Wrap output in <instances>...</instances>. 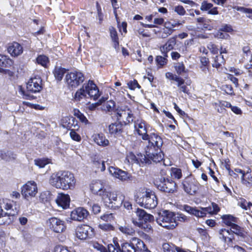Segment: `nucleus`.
I'll return each instance as SVG.
<instances>
[{"label": "nucleus", "mask_w": 252, "mask_h": 252, "mask_svg": "<svg viewBox=\"0 0 252 252\" xmlns=\"http://www.w3.org/2000/svg\"><path fill=\"white\" fill-rule=\"evenodd\" d=\"M208 48L209 49L211 52L214 54H217L218 52L219 49L217 48V45L212 43H210L208 44Z\"/></svg>", "instance_id": "obj_59"}, {"label": "nucleus", "mask_w": 252, "mask_h": 252, "mask_svg": "<svg viewBox=\"0 0 252 252\" xmlns=\"http://www.w3.org/2000/svg\"><path fill=\"white\" fill-rule=\"evenodd\" d=\"M234 8L236 9L237 11H241V12L245 13H252V9H251V8H245L244 7H240V6H235L234 7ZM247 16H248V17L252 19V15H248Z\"/></svg>", "instance_id": "obj_47"}, {"label": "nucleus", "mask_w": 252, "mask_h": 252, "mask_svg": "<svg viewBox=\"0 0 252 252\" xmlns=\"http://www.w3.org/2000/svg\"><path fill=\"white\" fill-rule=\"evenodd\" d=\"M220 31H223L225 32H231L233 31V29L232 27L227 24H224L221 25L220 28Z\"/></svg>", "instance_id": "obj_53"}, {"label": "nucleus", "mask_w": 252, "mask_h": 252, "mask_svg": "<svg viewBox=\"0 0 252 252\" xmlns=\"http://www.w3.org/2000/svg\"><path fill=\"white\" fill-rule=\"evenodd\" d=\"M224 223L227 226L231 227L232 225L237 222V219L232 215H226L221 217Z\"/></svg>", "instance_id": "obj_29"}, {"label": "nucleus", "mask_w": 252, "mask_h": 252, "mask_svg": "<svg viewBox=\"0 0 252 252\" xmlns=\"http://www.w3.org/2000/svg\"><path fill=\"white\" fill-rule=\"evenodd\" d=\"M177 73L180 75L185 71V67L183 63H178L175 66Z\"/></svg>", "instance_id": "obj_48"}, {"label": "nucleus", "mask_w": 252, "mask_h": 252, "mask_svg": "<svg viewBox=\"0 0 252 252\" xmlns=\"http://www.w3.org/2000/svg\"><path fill=\"white\" fill-rule=\"evenodd\" d=\"M119 230L123 233L133 235L135 233V230L130 226H120Z\"/></svg>", "instance_id": "obj_34"}, {"label": "nucleus", "mask_w": 252, "mask_h": 252, "mask_svg": "<svg viewBox=\"0 0 252 252\" xmlns=\"http://www.w3.org/2000/svg\"><path fill=\"white\" fill-rule=\"evenodd\" d=\"M109 172L113 176L122 181H127L131 177L127 172L113 166L109 167Z\"/></svg>", "instance_id": "obj_17"}, {"label": "nucleus", "mask_w": 252, "mask_h": 252, "mask_svg": "<svg viewBox=\"0 0 252 252\" xmlns=\"http://www.w3.org/2000/svg\"><path fill=\"white\" fill-rule=\"evenodd\" d=\"M93 234V229L88 225H81L77 227L76 237L81 240H85L90 237Z\"/></svg>", "instance_id": "obj_16"}, {"label": "nucleus", "mask_w": 252, "mask_h": 252, "mask_svg": "<svg viewBox=\"0 0 252 252\" xmlns=\"http://www.w3.org/2000/svg\"><path fill=\"white\" fill-rule=\"evenodd\" d=\"M175 218H176V222L177 221H185L188 220L187 216L183 214H177V216L175 214Z\"/></svg>", "instance_id": "obj_60"}, {"label": "nucleus", "mask_w": 252, "mask_h": 252, "mask_svg": "<svg viewBox=\"0 0 252 252\" xmlns=\"http://www.w3.org/2000/svg\"><path fill=\"white\" fill-rule=\"evenodd\" d=\"M174 11L180 15H184L186 13V10L181 5L175 6L174 8Z\"/></svg>", "instance_id": "obj_58"}, {"label": "nucleus", "mask_w": 252, "mask_h": 252, "mask_svg": "<svg viewBox=\"0 0 252 252\" xmlns=\"http://www.w3.org/2000/svg\"><path fill=\"white\" fill-rule=\"evenodd\" d=\"M175 79V81L177 82V86L179 88L184 84L185 80L183 78L177 76Z\"/></svg>", "instance_id": "obj_64"}, {"label": "nucleus", "mask_w": 252, "mask_h": 252, "mask_svg": "<svg viewBox=\"0 0 252 252\" xmlns=\"http://www.w3.org/2000/svg\"><path fill=\"white\" fill-rule=\"evenodd\" d=\"M141 156H145V155H142L141 154H140L139 155H137V157H136L133 154L130 153L127 157V159L128 160V161L130 163H141L142 164H150L152 163L153 161L152 160H148V161H147V160H145V162L141 160Z\"/></svg>", "instance_id": "obj_24"}, {"label": "nucleus", "mask_w": 252, "mask_h": 252, "mask_svg": "<svg viewBox=\"0 0 252 252\" xmlns=\"http://www.w3.org/2000/svg\"><path fill=\"white\" fill-rule=\"evenodd\" d=\"M75 119L73 117H64L62 120L63 126L66 129H70L74 124Z\"/></svg>", "instance_id": "obj_33"}, {"label": "nucleus", "mask_w": 252, "mask_h": 252, "mask_svg": "<svg viewBox=\"0 0 252 252\" xmlns=\"http://www.w3.org/2000/svg\"><path fill=\"white\" fill-rule=\"evenodd\" d=\"M92 211L94 214H97L100 212V206L97 204H94L92 206Z\"/></svg>", "instance_id": "obj_63"}, {"label": "nucleus", "mask_w": 252, "mask_h": 252, "mask_svg": "<svg viewBox=\"0 0 252 252\" xmlns=\"http://www.w3.org/2000/svg\"><path fill=\"white\" fill-rule=\"evenodd\" d=\"M41 82L42 81L39 78L31 79L27 84V90L25 91L21 86H19V93L24 96L25 99H32L33 95H31L30 93L39 92L42 88Z\"/></svg>", "instance_id": "obj_7"}, {"label": "nucleus", "mask_w": 252, "mask_h": 252, "mask_svg": "<svg viewBox=\"0 0 252 252\" xmlns=\"http://www.w3.org/2000/svg\"><path fill=\"white\" fill-rule=\"evenodd\" d=\"M171 175L175 178L180 179L182 176L181 169L177 168H172L171 169Z\"/></svg>", "instance_id": "obj_40"}, {"label": "nucleus", "mask_w": 252, "mask_h": 252, "mask_svg": "<svg viewBox=\"0 0 252 252\" xmlns=\"http://www.w3.org/2000/svg\"><path fill=\"white\" fill-rule=\"evenodd\" d=\"M100 219L107 223H110L114 220V218L113 214L112 213H106L100 216Z\"/></svg>", "instance_id": "obj_39"}, {"label": "nucleus", "mask_w": 252, "mask_h": 252, "mask_svg": "<svg viewBox=\"0 0 252 252\" xmlns=\"http://www.w3.org/2000/svg\"><path fill=\"white\" fill-rule=\"evenodd\" d=\"M213 5L212 3H207L206 1H203L202 3L200 9L203 11H207L213 7Z\"/></svg>", "instance_id": "obj_55"}, {"label": "nucleus", "mask_w": 252, "mask_h": 252, "mask_svg": "<svg viewBox=\"0 0 252 252\" xmlns=\"http://www.w3.org/2000/svg\"><path fill=\"white\" fill-rule=\"evenodd\" d=\"M70 135L71 138L75 141H80L81 139L80 136L73 129L71 130Z\"/></svg>", "instance_id": "obj_56"}, {"label": "nucleus", "mask_w": 252, "mask_h": 252, "mask_svg": "<svg viewBox=\"0 0 252 252\" xmlns=\"http://www.w3.org/2000/svg\"><path fill=\"white\" fill-rule=\"evenodd\" d=\"M54 252H70L66 247L62 245L56 246L54 249Z\"/></svg>", "instance_id": "obj_52"}, {"label": "nucleus", "mask_w": 252, "mask_h": 252, "mask_svg": "<svg viewBox=\"0 0 252 252\" xmlns=\"http://www.w3.org/2000/svg\"><path fill=\"white\" fill-rule=\"evenodd\" d=\"M94 141L97 145L101 146L108 145L109 142L102 133L95 134L93 135Z\"/></svg>", "instance_id": "obj_26"}, {"label": "nucleus", "mask_w": 252, "mask_h": 252, "mask_svg": "<svg viewBox=\"0 0 252 252\" xmlns=\"http://www.w3.org/2000/svg\"><path fill=\"white\" fill-rule=\"evenodd\" d=\"M19 205L16 202L6 200L0 202V224L12 223L18 214Z\"/></svg>", "instance_id": "obj_4"}, {"label": "nucleus", "mask_w": 252, "mask_h": 252, "mask_svg": "<svg viewBox=\"0 0 252 252\" xmlns=\"http://www.w3.org/2000/svg\"><path fill=\"white\" fill-rule=\"evenodd\" d=\"M136 201L141 207L147 209H154L158 204V198L152 191H145L137 194Z\"/></svg>", "instance_id": "obj_6"}, {"label": "nucleus", "mask_w": 252, "mask_h": 252, "mask_svg": "<svg viewBox=\"0 0 252 252\" xmlns=\"http://www.w3.org/2000/svg\"><path fill=\"white\" fill-rule=\"evenodd\" d=\"M56 201L59 206H60L63 209H66L69 206L70 197L68 194H59Z\"/></svg>", "instance_id": "obj_20"}, {"label": "nucleus", "mask_w": 252, "mask_h": 252, "mask_svg": "<svg viewBox=\"0 0 252 252\" xmlns=\"http://www.w3.org/2000/svg\"><path fill=\"white\" fill-rule=\"evenodd\" d=\"M223 90L227 94L232 95L233 94V89L231 85H225L222 87Z\"/></svg>", "instance_id": "obj_49"}, {"label": "nucleus", "mask_w": 252, "mask_h": 252, "mask_svg": "<svg viewBox=\"0 0 252 252\" xmlns=\"http://www.w3.org/2000/svg\"><path fill=\"white\" fill-rule=\"evenodd\" d=\"M85 78L83 73L79 71L71 72L65 76V80L70 88H76L83 82Z\"/></svg>", "instance_id": "obj_11"}, {"label": "nucleus", "mask_w": 252, "mask_h": 252, "mask_svg": "<svg viewBox=\"0 0 252 252\" xmlns=\"http://www.w3.org/2000/svg\"><path fill=\"white\" fill-rule=\"evenodd\" d=\"M7 50L12 56H18L23 53V49L19 43L14 42L9 44Z\"/></svg>", "instance_id": "obj_22"}, {"label": "nucleus", "mask_w": 252, "mask_h": 252, "mask_svg": "<svg viewBox=\"0 0 252 252\" xmlns=\"http://www.w3.org/2000/svg\"><path fill=\"white\" fill-rule=\"evenodd\" d=\"M74 175L69 171H59L50 177V184L57 189L64 190L72 189L75 185Z\"/></svg>", "instance_id": "obj_2"}, {"label": "nucleus", "mask_w": 252, "mask_h": 252, "mask_svg": "<svg viewBox=\"0 0 252 252\" xmlns=\"http://www.w3.org/2000/svg\"><path fill=\"white\" fill-rule=\"evenodd\" d=\"M123 125L121 122L112 123L109 126V132L111 134L119 135L123 132Z\"/></svg>", "instance_id": "obj_25"}, {"label": "nucleus", "mask_w": 252, "mask_h": 252, "mask_svg": "<svg viewBox=\"0 0 252 252\" xmlns=\"http://www.w3.org/2000/svg\"><path fill=\"white\" fill-rule=\"evenodd\" d=\"M134 127L136 129L138 134L141 136L143 139L148 137V134H147V130L144 122L140 121L138 120H137L134 123Z\"/></svg>", "instance_id": "obj_21"}, {"label": "nucleus", "mask_w": 252, "mask_h": 252, "mask_svg": "<svg viewBox=\"0 0 252 252\" xmlns=\"http://www.w3.org/2000/svg\"><path fill=\"white\" fill-rule=\"evenodd\" d=\"M50 198V193L48 192H44L40 194L39 196L40 200L44 203H46L49 202Z\"/></svg>", "instance_id": "obj_41"}, {"label": "nucleus", "mask_w": 252, "mask_h": 252, "mask_svg": "<svg viewBox=\"0 0 252 252\" xmlns=\"http://www.w3.org/2000/svg\"><path fill=\"white\" fill-rule=\"evenodd\" d=\"M66 72V70L61 67H56L54 71V74L55 78L58 80L61 81Z\"/></svg>", "instance_id": "obj_32"}, {"label": "nucleus", "mask_w": 252, "mask_h": 252, "mask_svg": "<svg viewBox=\"0 0 252 252\" xmlns=\"http://www.w3.org/2000/svg\"><path fill=\"white\" fill-rule=\"evenodd\" d=\"M154 220V217L152 215L146 213V215L144 216V218L142 220L141 222H147L148 221H151Z\"/></svg>", "instance_id": "obj_61"}, {"label": "nucleus", "mask_w": 252, "mask_h": 252, "mask_svg": "<svg viewBox=\"0 0 252 252\" xmlns=\"http://www.w3.org/2000/svg\"><path fill=\"white\" fill-rule=\"evenodd\" d=\"M176 43V37H172L169 39L164 45L160 47V50L162 55L164 56H168L167 53L174 48V46Z\"/></svg>", "instance_id": "obj_23"}, {"label": "nucleus", "mask_w": 252, "mask_h": 252, "mask_svg": "<svg viewBox=\"0 0 252 252\" xmlns=\"http://www.w3.org/2000/svg\"><path fill=\"white\" fill-rule=\"evenodd\" d=\"M183 210L188 212L189 214L193 215L196 217L200 218V215L202 214L200 212V207H192L188 205H184L183 206Z\"/></svg>", "instance_id": "obj_27"}, {"label": "nucleus", "mask_w": 252, "mask_h": 252, "mask_svg": "<svg viewBox=\"0 0 252 252\" xmlns=\"http://www.w3.org/2000/svg\"><path fill=\"white\" fill-rule=\"evenodd\" d=\"M226 232L228 235H232L233 232L231 227L230 229L222 228L219 230V234L221 236L222 239L224 242H227V236L225 235L224 232Z\"/></svg>", "instance_id": "obj_36"}, {"label": "nucleus", "mask_w": 252, "mask_h": 252, "mask_svg": "<svg viewBox=\"0 0 252 252\" xmlns=\"http://www.w3.org/2000/svg\"><path fill=\"white\" fill-rule=\"evenodd\" d=\"M147 137L143 139L144 140H148V144L145 148V156H141V160L144 162H145V160H152L154 163L162 161L164 157L161 150L163 143L162 139L155 133L148 134Z\"/></svg>", "instance_id": "obj_1"}, {"label": "nucleus", "mask_w": 252, "mask_h": 252, "mask_svg": "<svg viewBox=\"0 0 252 252\" xmlns=\"http://www.w3.org/2000/svg\"><path fill=\"white\" fill-rule=\"evenodd\" d=\"M219 106L220 107L225 109V108H228L231 106V104L225 101H221L219 102Z\"/></svg>", "instance_id": "obj_62"}, {"label": "nucleus", "mask_w": 252, "mask_h": 252, "mask_svg": "<svg viewBox=\"0 0 252 252\" xmlns=\"http://www.w3.org/2000/svg\"><path fill=\"white\" fill-rule=\"evenodd\" d=\"M168 56H158L156 59V62L158 65L162 66L167 63V57Z\"/></svg>", "instance_id": "obj_38"}, {"label": "nucleus", "mask_w": 252, "mask_h": 252, "mask_svg": "<svg viewBox=\"0 0 252 252\" xmlns=\"http://www.w3.org/2000/svg\"><path fill=\"white\" fill-rule=\"evenodd\" d=\"M136 216L138 217L139 220H142L144 218V216L146 214V212L142 209L138 208L136 211Z\"/></svg>", "instance_id": "obj_51"}, {"label": "nucleus", "mask_w": 252, "mask_h": 252, "mask_svg": "<svg viewBox=\"0 0 252 252\" xmlns=\"http://www.w3.org/2000/svg\"><path fill=\"white\" fill-rule=\"evenodd\" d=\"M37 192V187L36 183L33 181L28 182L22 188V194L28 200L32 197H34Z\"/></svg>", "instance_id": "obj_12"}, {"label": "nucleus", "mask_w": 252, "mask_h": 252, "mask_svg": "<svg viewBox=\"0 0 252 252\" xmlns=\"http://www.w3.org/2000/svg\"><path fill=\"white\" fill-rule=\"evenodd\" d=\"M183 186L185 191L190 195L195 193L198 189V183L191 175L185 179Z\"/></svg>", "instance_id": "obj_13"}, {"label": "nucleus", "mask_w": 252, "mask_h": 252, "mask_svg": "<svg viewBox=\"0 0 252 252\" xmlns=\"http://www.w3.org/2000/svg\"><path fill=\"white\" fill-rule=\"evenodd\" d=\"M89 215L88 211L83 207H78L73 210L70 214L72 220L80 221L86 218Z\"/></svg>", "instance_id": "obj_18"}, {"label": "nucleus", "mask_w": 252, "mask_h": 252, "mask_svg": "<svg viewBox=\"0 0 252 252\" xmlns=\"http://www.w3.org/2000/svg\"><path fill=\"white\" fill-rule=\"evenodd\" d=\"M136 247L138 250L141 251L150 252V251L146 247L145 243L142 240L141 241L139 242V244H138V245H137Z\"/></svg>", "instance_id": "obj_54"}, {"label": "nucleus", "mask_w": 252, "mask_h": 252, "mask_svg": "<svg viewBox=\"0 0 252 252\" xmlns=\"http://www.w3.org/2000/svg\"><path fill=\"white\" fill-rule=\"evenodd\" d=\"M35 164L40 168L44 167L47 163V161L43 159H38L34 160Z\"/></svg>", "instance_id": "obj_50"}, {"label": "nucleus", "mask_w": 252, "mask_h": 252, "mask_svg": "<svg viewBox=\"0 0 252 252\" xmlns=\"http://www.w3.org/2000/svg\"><path fill=\"white\" fill-rule=\"evenodd\" d=\"M37 63L43 66H45L49 62V59L45 55H39L36 58Z\"/></svg>", "instance_id": "obj_37"}, {"label": "nucleus", "mask_w": 252, "mask_h": 252, "mask_svg": "<svg viewBox=\"0 0 252 252\" xmlns=\"http://www.w3.org/2000/svg\"><path fill=\"white\" fill-rule=\"evenodd\" d=\"M15 155L10 152L1 154V158L6 161H10L14 159L15 158Z\"/></svg>", "instance_id": "obj_42"}, {"label": "nucleus", "mask_w": 252, "mask_h": 252, "mask_svg": "<svg viewBox=\"0 0 252 252\" xmlns=\"http://www.w3.org/2000/svg\"><path fill=\"white\" fill-rule=\"evenodd\" d=\"M116 116L118 121L130 123L133 120V114L132 111L127 107L124 106L116 110Z\"/></svg>", "instance_id": "obj_10"}, {"label": "nucleus", "mask_w": 252, "mask_h": 252, "mask_svg": "<svg viewBox=\"0 0 252 252\" xmlns=\"http://www.w3.org/2000/svg\"><path fill=\"white\" fill-rule=\"evenodd\" d=\"M96 186L95 185L92 187V190L94 193L101 197L104 203L109 208L116 209L122 205L124 198L123 196L119 195L117 191L102 188L97 190Z\"/></svg>", "instance_id": "obj_3"}, {"label": "nucleus", "mask_w": 252, "mask_h": 252, "mask_svg": "<svg viewBox=\"0 0 252 252\" xmlns=\"http://www.w3.org/2000/svg\"><path fill=\"white\" fill-rule=\"evenodd\" d=\"M110 34L111 39L114 43V47L116 49H117L118 48H119V42L116 30L113 27L111 28L110 29Z\"/></svg>", "instance_id": "obj_28"}, {"label": "nucleus", "mask_w": 252, "mask_h": 252, "mask_svg": "<svg viewBox=\"0 0 252 252\" xmlns=\"http://www.w3.org/2000/svg\"><path fill=\"white\" fill-rule=\"evenodd\" d=\"M100 95L99 90L93 81L89 80L87 83H84L82 87L77 90L74 98L76 101H80L88 97L96 100Z\"/></svg>", "instance_id": "obj_5"}, {"label": "nucleus", "mask_w": 252, "mask_h": 252, "mask_svg": "<svg viewBox=\"0 0 252 252\" xmlns=\"http://www.w3.org/2000/svg\"><path fill=\"white\" fill-rule=\"evenodd\" d=\"M154 184L159 190L165 192L172 193L176 190V184L172 179L161 177Z\"/></svg>", "instance_id": "obj_9"}, {"label": "nucleus", "mask_w": 252, "mask_h": 252, "mask_svg": "<svg viewBox=\"0 0 252 252\" xmlns=\"http://www.w3.org/2000/svg\"><path fill=\"white\" fill-rule=\"evenodd\" d=\"M107 252H121V246L118 243L109 244L107 246Z\"/></svg>", "instance_id": "obj_35"}, {"label": "nucleus", "mask_w": 252, "mask_h": 252, "mask_svg": "<svg viewBox=\"0 0 252 252\" xmlns=\"http://www.w3.org/2000/svg\"><path fill=\"white\" fill-rule=\"evenodd\" d=\"M115 103L113 100H109L107 101L105 105V110L108 112H111L114 109Z\"/></svg>", "instance_id": "obj_45"}, {"label": "nucleus", "mask_w": 252, "mask_h": 252, "mask_svg": "<svg viewBox=\"0 0 252 252\" xmlns=\"http://www.w3.org/2000/svg\"><path fill=\"white\" fill-rule=\"evenodd\" d=\"M158 223L168 229H173L178 225L176 222L175 214L172 212L166 211L157 219Z\"/></svg>", "instance_id": "obj_8"}, {"label": "nucleus", "mask_w": 252, "mask_h": 252, "mask_svg": "<svg viewBox=\"0 0 252 252\" xmlns=\"http://www.w3.org/2000/svg\"><path fill=\"white\" fill-rule=\"evenodd\" d=\"M175 246L170 245L168 243H164L162 245V249L164 252H175Z\"/></svg>", "instance_id": "obj_43"}, {"label": "nucleus", "mask_w": 252, "mask_h": 252, "mask_svg": "<svg viewBox=\"0 0 252 252\" xmlns=\"http://www.w3.org/2000/svg\"><path fill=\"white\" fill-rule=\"evenodd\" d=\"M47 223L50 228L56 233L63 232L66 228L65 222L57 218L53 217L49 219Z\"/></svg>", "instance_id": "obj_15"}, {"label": "nucleus", "mask_w": 252, "mask_h": 252, "mask_svg": "<svg viewBox=\"0 0 252 252\" xmlns=\"http://www.w3.org/2000/svg\"><path fill=\"white\" fill-rule=\"evenodd\" d=\"M220 211V207L215 203H212L211 206L207 207H200V212L201 214L200 218H204L206 216L207 214L210 215L217 214Z\"/></svg>", "instance_id": "obj_19"}, {"label": "nucleus", "mask_w": 252, "mask_h": 252, "mask_svg": "<svg viewBox=\"0 0 252 252\" xmlns=\"http://www.w3.org/2000/svg\"><path fill=\"white\" fill-rule=\"evenodd\" d=\"M121 252H136L133 245L130 243L126 242L121 245Z\"/></svg>", "instance_id": "obj_31"}, {"label": "nucleus", "mask_w": 252, "mask_h": 252, "mask_svg": "<svg viewBox=\"0 0 252 252\" xmlns=\"http://www.w3.org/2000/svg\"><path fill=\"white\" fill-rule=\"evenodd\" d=\"M223 32V31H220V30L219 29L215 34V36L220 39H228L230 37V35L228 33Z\"/></svg>", "instance_id": "obj_46"}, {"label": "nucleus", "mask_w": 252, "mask_h": 252, "mask_svg": "<svg viewBox=\"0 0 252 252\" xmlns=\"http://www.w3.org/2000/svg\"><path fill=\"white\" fill-rule=\"evenodd\" d=\"M128 87L131 90H134L136 88H140L141 87L136 80L130 81L127 83Z\"/></svg>", "instance_id": "obj_57"}, {"label": "nucleus", "mask_w": 252, "mask_h": 252, "mask_svg": "<svg viewBox=\"0 0 252 252\" xmlns=\"http://www.w3.org/2000/svg\"><path fill=\"white\" fill-rule=\"evenodd\" d=\"M13 61L5 56L0 55V72L12 76L13 72L11 71L13 68Z\"/></svg>", "instance_id": "obj_14"}, {"label": "nucleus", "mask_w": 252, "mask_h": 252, "mask_svg": "<svg viewBox=\"0 0 252 252\" xmlns=\"http://www.w3.org/2000/svg\"><path fill=\"white\" fill-rule=\"evenodd\" d=\"M100 229L104 231H110L114 229V227L110 223H100L98 225Z\"/></svg>", "instance_id": "obj_44"}, {"label": "nucleus", "mask_w": 252, "mask_h": 252, "mask_svg": "<svg viewBox=\"0 0 252 252\" xmlns=\"http://www.w3.org/2000/svg\"><path fill=\"white\" fill-rule=\"evenodd\" d=\"M231 227L232 229L233 234H235L243 238H245L246 235L244 233L243 228L241 227L239 225L235 223L232 225Z\"/></svg>", "instance_id": "obj_30"}]
</instances>
